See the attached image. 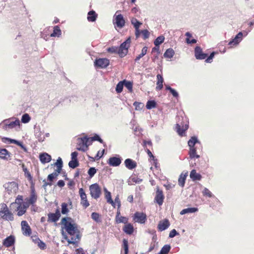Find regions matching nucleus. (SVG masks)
Masks as SVG:
<instances>
[{
	"mask_svg": "<svg viewBox=\"0 0 254 254\" xmlns=\"http://www.w3.org/2000/svg\"><path fill=\"white\" fill-rule=\"evenodd\" d=\"M122 248L125 251V254H128V240L124 239L123 240Z\"/></svg>",
	"mask_w": 254,
	"mask_h": 254,
	"instance_id": "obj_38",
	"label": "nucleus"
},
{
	"mask_svg": "<svg viewBox=\"0 0 254 254\" xmlns=\"http://www.w3.org/2000/svg\"><path fill=\"white\" fill-rule=\"evenodd\" d=\"M166 90H169L174 97L176 98H178L179 97V94L178 92L175 89L171 88L170 86L167 85L166 86Z\"/></svg>",
	"mask_w": 254,
	"mask_h": 254,
	"instance_id": "obj_50",
	"label": "nucleus"
},
{
	"mask_svg": "<svg viewBox=\"0 0 254 254\" xmlns=\"http://www.w3.org/2000/svg\"><path fill=\"white\" fill-rule=\"evenodd\" d=\"M37 200V195L33 189L32 190L29 197L26 198L22 204V210L17 212V215L21 216L25 214L27 209L30 205H34Z\"/></svg>",
	"mask_w": 254,
	"mask_h": 254,
	"instance_id": "obj_2",
	"label": "nucleus"
},
{
	"mask_svg": "<svg viewBox=\"0 0 254 254\" xmlns=\"http://www.w3.org/2000/svg\"><path fill=\"white\" fill-rule=\"evenodd\" d=\"M31 238L32 241L35 244L38 243L41 240L37 235H33L31 236Z\"/></svg>",
	"mask_w": 254,
	"mask_h": 254,
	"instance_id": "obj_62",
	"label": "nucleus"
},
{
	"mask_svg": "<svg viewBox=\"0 0 254 254\" xmlns=\"http://www.w3.org/2000/svg\"><path fill=\"white\" fill-rule=\"evenodd\" d=\"M243 33L241 32L238 33V34L236 36L234 39H232L230 41L228 45L230 46V48H232L234 46L237 45L242 40Z\"/></svg>",
	"mask_w": 254,
	"mask_h": 254,
	"instance_id": "obj_17",
	"label": "nucleus"
},
{
	"mask_svg": "<svg viewBox=\"0 0 254 254\" xmlns=\"http://www.w3.org/2000/svg\"><path fill=\"white\" fill-rule=\"evenodd\" d=\"M156 103L154 100H149L147 101L146 107L147 109H151L156 107Z\"/></svg>",
	"mask_w": 254,
	"mask_h": 254,
	"instance_id": "obj_41",
	"label": "nucleus"
},
{
	"mask_svg": "<svg viewBox=\"0 0 254 254\" xmlns=\"http://www.w3.org/2000/svg\"><path fill=\"white\" fill-rule=\"evenodd\" d=\"M189 155L191 159L194 158H198L199 157V156L196 154V148L195 147L190 148Z\"/></svg>",
	"mask_w": 254,
	"mask_h": 254,
	"instance_id": "obj_36",
	"label": "nucleus"
},
{
	"mask_svg": "<svg viewBox=\"0 0 254 254\" xmlns=\"http://www.w3.org/2000/svg\"><path fill=\"white\" fill-rule=\"evenodd\" d=\"M61 206H62V213L63 214H67L69 211V210L67 208V204L65 202H64L62 204Z\"/></svg>",
	"mask_w": 254,
	"mask_h": 254,
	"instance_id": "obj_51",
	"label": "nucleus"
},
{
	"mask_svg": "<svg viewBox=\"0 0 254 254\" xmlns=\"http://www.w3.org/2000/svg\"><path fill=\"white\" fill-rule=\"evenodd\" d=\"M19 125V121L18 120H15V121L10 122H6L5 124V128L7 127L9 128H12L16 126Z\"/></svg>",
	"mask_w": 254,
	"mask_h": 254,
	"instance_id": "obj_32",
	"label": "nucleus"
},
{
	"mask_svg": "<svg viewBox=\"0 0 254 254\" xmlns=\"http://www.w3.org/2000/svg\"><path fill=\"white\" fill-rule=\"evenodd\" d=\"M141 33L143 35V38L146 39L149 37V33L147 30H143L141 31Z\"/></svg>",
	"mask_w": 254,
	"mask_h": 254,
	"instance_id": "obj_60",
	"label": "nucleus"
},
{
	"mask_svg": "<svg viewBox=\"0 0 254 254\" xmlns=\"http://www.w3.org/2000/svg\"><path fill=\"white\" fill-rule=\"evenodd\" d=\"M174 54V51L172 49L169 48L166 51L164 54V56L166 58H171L173 57Z\"/></svg>",
	"mask_w": 254,
	"mask_h": 254,
	"instance_id": "obj_37",
	"label": "nucleus"
},
{
	"mask_svg": "<svg viewBox=\"0 0 254 254\" xmlns=\"http://www.w3.org/2000/svg\"><path fill=\"white\" fill-rule=\"evenodd\" d=\"M133 106L135 107L136 110L141 109L143 107V104L140 102H134Z\"/></svg>",
	"mask_w": 254,
	"mask_h": 254,
	"instance_id": "obj_59",
	"label": "nucleus"
},
{
	"mask_svg": "<svg viewBox=\"0 0 254 254\" xmlns=\"http://www.w3.org/2000/svg\"><path fill=\"white\" fill-rule=\"evenodd\" d=\"M202 193L204 196H208L209 197H211L212 196L211 192L207 188H204Z\"/></svg>",
	"mask_w": 254,
	"mask_h": 254,
	"instance_id": "obj_56",
	"label": "nucleus"
},
{
	"mask_svg": "<svg viewBox=\"0 0 254 254\" xmlns=\"http://www.w3.org/2000/svg\"><path fill=\"white\" fill-rule=\"evenodd\" d=\"M97 14L94 10H91L88 13L87 19L90 22H94L97 17Z\"/></svg>",
	"mask_w": 254,
	"mask_h": 254,
	"instance_id": "obj_29",
	"label": "nucleus"
},
{
	"mask_svg": "<svg viewBox=\"0 0 254 254\" xmlns=\"http://www.w3.org/2000/svg\"><path fill=\"white\" fill-rule=\"evenodd\" d=\"M194 56L195 58L197 60H204L207 57V54L203 52L200 47L197 46L194 49Z\"/></svg>",
	"mask_w": 254,
	"mask_h": 254,
	"instance_id": "obj_15",
	"label": "nucleus"
},
{
	"mask_svg": "<svg viewBox=\"0 0 254 254\" xmlns=\"http://www.w3.org/2000/svg\"><path fill=\"white\" fill-rule=\"evenodd\" d=\"M131 23L133 25L135 29L139 28L142 23L139 22L135 18H133L131 20Z\"/></svg>",
	"mask_w": 254,
	"mask_h": 254,
	"instance_id": "obj_48",
	"label": "nucleus"
},
{
	"mask_svg": "<svg viewBox=\"0 0 254 254\" xmlns=\"http://www.w3.org/2000/svg\"><path fill=\"white\" fill-rule=\"evenodd\" d=\"M97 169H95L94 167H91L90 168L88 171V174L90 177V178H92L94 175L96 173Z\"/></svg>",
	"mask_w": 254,
	"mask_h": 254,
	"instance_id": "obj_55",
	"label": "nucleus"
},
{
	"mask_svg": "<svg viewBox=\"0 0 254 254\" xmlns=\"http://www.w3.org/2000/svg\"><path fill=\"white\" fill-rule=\"evenodd\" d=\"M130 43V38L129 37L118 47V54L120 57L123 58L127 55Z\"/></svg>",
	"mask_w": 254,
	"mask_h": 254,
	"instance_id": "obj_4",
	"label": "nucleus"
},
{
	"mask_svg": "<svg viewBox=\"0 0 254 254\" xmlns=\"http://www.w3.org/2000/svg\"><path fill=\"white\" fill-rule=\"evenodd\" d=\"M124 85V81H120L116 86V92L118 93H121L123 91Z\"/></svg>",
	"mask_w": 254,
	"mask_h": 254,
	"instance_id": "obj_49",
	"label": "nucleus"
},
{
	"mask_svg": "<svg viewBox=\"0 0 254 254\" xmlns=\"http://www.w3.org/2000/svg\"><path fill=\"white\" fill-rule=\"evenodd\" d=\"M126 21L122 14L119 13V11H116L113 17V24L115 27L122 28L125 25Z\"/></svg>",
	"mask_w": 254,
	"mask_h": 254,
	"instance_id": "obj_5",
	"label": "nucleus"
},
{
	"mask_svg": "<svg viewBox=\"0 0 254 254\" xmlns=\"http://www.w3.org/2000/svg\"><path fill=\"white\" fill-rule=\"evenodd\" d=\"M55 165L57 166V168L56 171L59 173H61L63 167V161L60 157L58 159L57 162L55 163Z\"/></svg>",
	"mask_w": 254,
	"mask_h": 254,
	"instance_id": "obj_40",
	"label": "nucleus"
},
{
	"mask_svg": "<svg viewBox=\"0 0 254 254\" xmlns=\"http://www.w3.org/2000/svg\"><path fill=\"white\" fill-rule=\"evenodd\" d=\"M79 195L81 198V205L85 209L87 208L90 205V203L87 200V195L83 188L79 189Z\"/></svg>",
	"mask_w": 254,
	"mask_h": 254,
	"instance_id": "obj_10",
	"label": "nucleus"
},
{
	"mask_svg": "<svg viewBox=\"0 0 254 254\" xmlns=\"http://www.w3.org/2000/svg\"><path fill=\"white\" fill-rule=\"evenodd\" d=\"M177 234H178V233L177 232V231L175 229H173L170 231L169 233V237L173 238Z\"/></svg>",
	"mask_w": 254,
	"mask_h": 254,
	"instance_id": "obj_64",
	"label": "nucleus"
},
{
	"mask_svg": "<svg viewBox=\"0 0 254 254\" xmlns=\"http://www.w3.org/2000/svg\"><path fill=\"white\" fill-rule=\"evenodd\" d=\"M190 176L193 181H199L202 178L201 175L197 173L194 169L190 172Z\"/></svg>",
	"mask_w": 254,
	"mask_h": 254,
	"instance_id": "obj_27",
	"label": "nucleus"
},
{
	"mask_svg": "<svg viewBox=\"0 0 254 254\" xmlns=\"http://www.w3.org/2000/svg\"><path fill=\"white\" fill-rule=\"evenodd\" d=\"M123 231L127 235H131L133 233L134 228L131 223H127L123 228Z\"/></svg>",
	"mask_w": 254,
	"mask_h": 254,
	"instance_id": "obj_23",
	"label": "nucleus"
},
{
	"mask_svg": "<svg viewBox=\"0 0 254 254\" xmlns=\"http://www.w3.org/2000/svg\"><path fill=\"white\" fill-rule=\"evenodd\" d=\"M198 142L197 139L196 137L193 136L188 141V145L190 148L195 147V144Z\"/></svg>",
	"mask_w": 254,
	"mask_h": 254,
	"instance_id": "obj_43",
	"label": "nucleus"
},
{
	"mask_svg": "<svg viewBox=\"0 0 254 254\" xmlns=\"http://www.w3.org/2000/svg\"><path fill=\"white\" fill-rule=\"evenodd\" d=\"M2 141L4 142H6V141H7L9 143H14L17 145L23 147V145L21 142H20L19 141H18L16 140L13 139L9 138L7 137H4V138H2Z\"/></svg>",
	"mask_w": 254,
	"mask_h": 254,
	"instance_id": "obj_33",
	"label": "nucleus"
},
{
	"mask_svg": "<svg viewBox=\"0 0 254 254\" xmlns=\"http://www.w3.org/2000/svg\"><path fill=\"white\" fill-rule=\"evenodd\" d=\"M68 165L71 168H75L79 165V163L77 160H72L69 161Z\"/></svg>",
	"mask_w": 254,
	"mask_h": 254,
	"instance_id": "obj_54",
	"label": "nucleus"
},
{
	"mask_svg": "<svg viewBox=\"0 0 254 254\" xmlns=\"http://www.w3.org/2000/svg\"><path fill=\"white\" fill-rule=\"evenodd\" d=\"M133 220L134 222L140 224H144L147 221V216L145 213L141 212H136L133 216Z\"/></svg>",
	"mask_w": 254,
	"mask_h": 254,
	"instance_id": "obj_9",
	"label": "nucleus"
},
{
	"mask_svg": "<svg viewBox=\"0 0 254 254\" xmlns=\"http://www.w3.org/2000/svg\"><path fill=\"white\" fill-rule=\"evenodd\" d=\"M3 187L9 194H15L18 190V184L15 182L5 183Z\"/></svg>",
	"mask_w": 254,
	"mask_h": 254,
	"instance_id": "obj_7",
	"label": "nucleus"
},
{
	"mask_svg": "<svg viewBox=\"0 0 254 254\" xmlns=\"http://www.w3.org/2000/svg\"><path fill=\"white\" fill-rule=\"evenodd\" d=\"M23 201V196L20 195H18L14 202L11 203V205L13 204H17L18 205V206L16 208V210L18 212H19L20 210H22V202Z\"/></svg>",
	"mask_w": 254,
	"mask_h": 254,
	"instance_id": "obj_21",
	"label": "nucleus"
},
{
	"mask_svg": "<svg viewBox=\"0 0 254 254\" xmlns=\"http://www.w3.org/2000/svg\"><path fill=\"white\" fill-rule=\"evenodd\" d=\"M197 210H198V209L197 208H195V207L187 208L183 209L181 211L180 214L181 215H183V214H185L186 213H193V212L197 211Z\"/></svg>",
	"mask_w": 254,
	"mask_h": 254,
	"instance_id": "obj_34",
	"label": "nucleus"
},
{
	"mask_svg": "<svg viewBox=\"0 0 254 254\" xmlns=\"http://www.w3.org/2000/svg\"><path fill=\"white\" fill-rule=\"evenodd\" d=\"M21 225L22 234L24 236H30L32 233V230L28 222L25 220H23L21 221Z\"/></svg>",
	"mask_w": 254,
	"mask_h": 254,
	"instance_id": "obj_13",
	"label": "nucleus"
},
{
	"mask_svg": "<svg viewBox=\"0 0 254 254\" xmlns=\"http://www.w3.org/2000/svg\"><path fill=\"white\" fill-rule=\"evenodd\" d=\"M15 243L14 237L10 235L5 238L2 243V244L5 247L8 248L14 245Z\"/></svg>",
	"mask_w": 254,
	"mask_h": 254,
	"instance_id": "obj_19",
	"label": "nucleus"
},
{
	"mask_svg": "<svg viewBox=\"0 0 254 254\" xmlns=\"http://www.w3.org/2000/svg\"><path fill=\"white\" fill-rule=\"evenodd\" d=\"M89 138L84 137L78 140L76 149L82 151H85L88 149V147L90 145Z\"/></svg>",
	"mask_w": 254,
	"mask_h": 254,
	"instance_id": "obj_8",
	"label": "nucleus"
},
{
	"mask_svg": "<svg viewBox=\"0 0 254 254\" xmlns=\"http://www.w3.org/2000/svg\"><path fill=\"white\" fill-rule=\"evenodd\" d=\"M38 247L42 250H44L46 248V246L45 243L40 240L38 243L37 244Z\"/></svg>",
	"mask_w": 254,
	"mask_h": 254,
	"instance_id": "obj_63",
	"label": "nucleus"
},
{
	"mask_svg": "<svg viewBox=\"0 0 254 254\" xmlns=\"http://www.w3.org/2000/svg\"><path fill=\"white\" fill-rule=\"evenodd\" d=\"M90 194L94 199H98L101 195V188L97 183L93 184L89 186Z\"/></svg>",
	"mask_w": 254,
	"mask_h": 254,
	"instance_id": "obj_6",
	"label": "nucleus"
},
{
	"mask_svg": "<svg viewBox=\"0 0 254 254\" xmlns=\"http://www.w3.org/2000/svg\"><path fill=\"white\" fill-rule=\"evenodd\" d=\"M62 34V31L59 26H55L54 27L53 32L51 34V37H59Z\"/></svg>",
	"mask_w": 254,
	"mask_h": 254,
	"instance_id": "obj_31",
	"label": "nucleus"
},
{
	"mask_svg": "<svg viewBox=\"0 0 254 254\" xmlns=\"http://www.w3.org/2000/svg\"><path fill=\"white\" fill-rule=\"evenodd\" d=\"M188 176V172L185 173H181L178 179V184L180 186L184 187L186 182L187 177Z\"/></svg>",
	"mask_w": 254,
	"mask_h": 254,
	"instance_id": "obj_25",
	"label": "nucleus"
},
{
	"mask_svg": "<svg viewBox=\"0 0 254 254\" xmlns=\"http://www.w3.org/2000/svg\"><path fill=\"white\" fill-rule=\"evenodd\" d=\"M108 52L111 53H118V47H110L107 50Z\"/></svg>",
	"mask_w": 254,
	"mask_h": 254,
	"instance_id": "obj_58",
	"label": "nucleus"
},
{
	"mask_svg": "<svg viewBox=\"0 0 254 254\" xmlns=\"http://www.w3.org/2000/svg\"><path fill=\"white\" fill-rule=\"evenodd\" d=\"M165 38L163 36L158 37L154 41V44L155 46H158L162 44L164 41Z\"/></svg>",
	"mask_w": 254,
	"mask_h": 254,
	"instance_id": "obj_47",
	"label": "nucleus"
},
{
	"mask_svg": "<svg viewBox=\"0 0 254 254\" xmlns=\"http://www.w3.org/2000/svg\"><path fill=\"white\" fill-rule=\"evenodd\" d=\"M110 64V61L107 58H99L95 60L94 65L96 67L104 68L107 67Z\"/></svg>",
	"mask_w": 254,
	"mask_h": 254,
	"instance_id": "obj_11",
	"label": "nucleus"
},
{
	"mask_svg": "<svg viewBox=\"0 0 254 254\" xmlns=\"http://www.w3.org/2000/svg\"><path fill=\"white\" fill-rule=\"evenodd\" d=\"M61 217V213L59 209H57L55 213H49L48 214V221L49 222H56Z\"/></svg>",
	"mask_w": 254,
	"mask_h": 254,
	"instance_id": "obj_14",
	"label": "nucleus"
},
{
	"mask_svg": "<svg viewBox=\"0 0 254 254\" xmlns=\"http://www.w3.org/2000/svg\"><path fill=\"white\" fill-rule=\"evenodd\" d=\"M170 226V222L168 219H164L159 222L157 228L159 231H162L167 229Z\"/></svg>",
	"mask_w": 254,
	"mask_h": 254,
	"instance_id": "obj_18",
	"label": "nucleus"
},
{
	"mask_svg": "<svg viewBox=\"0 0 254 254\" xmlns=\"http://www.w3.org/2000/svg\"><path fill=\"white\" fill-rule=\"evenodd\" d=\"M60 173L56 171L55 172L49 175L48 176V180L49 181V182L52 183L53 180L58 176Z\"/></svg>",
	"mask_w": 254,
	"mask_h": 254,
	"instance_id": "obj_44",
	"label": "nucleus"
},
{
	"mask_svg": "<svg viewBox=\"0 0 254 254\" xmlns=\"http://www.w3.org/2000/svg\"><path fill=\"white\" fill-rule=\"evenodd\" d=\"M10 156V153L6 149L4 148H0V158L7 160Z\"/></svg>",
	"mask_w": 254,
	"mask_h": 254,
	"instance_id": "obj_28",
	"label": "nucleus"
},
{
	"mask_svg": "<svg viewBox=\"0 0 254 254\" xmlns=\"http://www.w3.org/2000/svg\"><path fill=\"white\" fill-rule=\"evenodd\" d=\"M104 191L105 192V198L107 199V201L108 203L111 204L114 207H115V202L112 199L111 192L108 191L106 189H104Z\"/></svg>",
	"mask_w": 254,
	"mask_h": 254,
	"instance_id": "obj_30",
	"label": "nucleus"
},
{
	"mask_svg": "<svg viewBox=\"0 0 254 254\" xmlns=\"http://www.w3.org/2000/svg\"><path fill=\"white\" fill-rule=\"evenodd\" d=\"M125 164L126 167L129 170H132L137 166L136 162L129 158L125 160Z\"/></svg>",
	"mask_w": 254,
	"mask_h": 254,
	"instance_id": "obj_22",
	"label": "nucleus"
},
{
	"mask_svg": "<svg viewBox=\"0 0 254 254\" xmlns=\"http://www.w3.org/2000/svg\"><path fill=\"white\" fill-rule=\"evenodd\" d=\"M122 162V159L120 157H110L108 163L111 166L116 167L119 166Z\"/></svg>",
	"mask_w": 254,
	"mask_h": 254,
	"instance_id": "obj_16",
	"label": "nucleus"
},
{
	"mask_svg": "<svg viewBox=\"0 0 254 254\" xmlns=\"http://www.w3.org/2000/svg\"><path fill=\"white\" fill-rule=\"evenodd\" d=\"M124 85L125 87L128 90L129 92L131 93L133 91L132 86L133 84L132 82L129 81H127L126 80H124Z\"/></svg>",
	"mask_w": 254,
	"mask_h": 254,
	"instance_id": "obj_39",
	"label": "nucleus"
},
{
	"mask_svg": "<svg viewBox=\"0 0 254 254\" xmlns=\"http://www.w3.org/2000/svg\"><path fill=\"white\" fill-rule=\"evenodd\" d=\"M89 138V143L90 144L93 141H98L100 143H102L103 142V140L99 137V136L97 134H95L94 136Z\"/></svg>",
	"mask_w": 254,
	"mask_h": 254,
	"instance_id": "obj_52",
	"label": "nucleus"
},
{
	"mask_svg": "<svg viewBox=\"0 0 254 254\" xmlns=\"http://www.w3.org/2000/svg\"><path fill=\"white\" fill-rule=\"evenodd\" d=\"M170 249V246L168 245H166L162 247L159 254H168Z\"/></svg>",
	"mask_w": 254,
	"mask_h": 254,
	"instance_id": "obj_45",
	"label": "nucleus"
},
{
	"mask_svg": "<svg viewBox=\"0 0 254 254\" xmlns=\"http://www.w3.org/2000/svg\"><path fill=\"white\" fill-rule=\"evenodd\" d=\"M157 86L156 87V89L157 90H160L163 88V83L164 82L163 78L161 74H157Z\"/></svg>",
	"mask_w": 254,
	"mask_h": 254,
	"instance_id": "obj_26",
	"label": "nucleus"
},
{
	"mask_svg": "<svg viewBox=\"0 0 254 254\" xmlns=\"http://www.w3.org/2000/svg\"><path fill=\"white\" fill-rule=\"evenodd\" d=\"M164 198L162 190H160L159 187H157L156 195L154 198L155 201L159 205H161L163 203Z\"/></svg>",
	"mask_w": 254,
	"mask_h": 254,
	"instance_id": "obj_12",
	"label": "nucleus"
},
{
	"mask_svg": "<svg viewBox=\"0 0 254 254\" xmlns=\"http://www.w3.org/2000/svg\"><path fill=\"white\" fill-rule=\"evenodd\" d=\"M116 221L117 223H123L125 224H126L128 223V219L126 217L121 216L120 217L116 219Z\"/></svg>",
	"mask_w": 254,
	"mask_h": 254,
	"instance_id": "obj_46",
	"label": "nucleus"
},
{
	"mask_svg": "<svg viewBox=\"0 0 254 254\" xmlns=\"http://www.w3.org/2000/svg\"><path fill=\"white\" fill-rule=\"evenodd\" d=\"M30 119L29 115L28 114H25L22 117L21 122L23 123H27L30 121Z\"/></svg>",
	"mask_w": 254,
	"mask_h": 254,
	"instance_id": "obj_53",
	"label": "nucleus"
},
{
	"mask_svg": "<svg viewBox=\"0 0 254 254\" xmlns=\"http://www.w3.org/2000/svg\"><path fill=\"white\" fill-rule=\"evenodd\" d=\"M0 216L4 220L12 221L14 220L13 213L9 210L5 203H2L1 205Z\"/></svg>",
	"mask_w": 254,
	"mask_h": 254,
	"instance_id": "obj_3",
	"label": "nucleus"
},
{
	"mask_svg": "<svg viewBox=\"0 0 254 254\" xmlns=\"http://www.w3.org/2000/svg\"><path fill=\"white\" fill-rule=\"evenodd\" d=\"M147 52V47L145 46L142 48L141 54H140L139 55L136 57L135 59H134L135 62L138 61L141 58H142L144 56H145Z\"/></svg>",
	"mask_w": 254,
	"mask_h": 254,
	"instance_id": "obj_35",
	"label": "nucleus"
},
{
	"mask_svg": "<svg viewBox=\"0 0 254 254\" xmlns=\"http://www.w3.org/2000/svg\"><path fill=\"white\" fill-rule=\"evenodd\" d=\"M176 131L181 136L185 135L186 131L188 129V125L181 126L177 124L176 127Z\"/></svg>",
	"mask_w": 254,
	"mask_h": 254,
	"instance_id": "obj_20",
	"label": "nucleus"
},
{
	"mask_svg": "<svg viewBox=\"0 0 254 254\" xmlns=\"http://www.w3.org/2000/svg\"><path fill=\"white\" fill-rule=\"evenodd\" d=\"M91 218L96 222L100 221V215L98 213L93 212L91 214Z\"/></svg>",
	"mask_w": 254,
	"mask_h": 254,
	"instance_id": "obj_57",
	"label": "nucleus"
},
{
	"mask_svg": "<svg viewBox=\"0 0 254 254\" xmlns=\"http://www.w3.org/2000/svg\"><path fill=\"white\" fill-rule=\"evenodd\" d=\"M185 35L187 36L186 42L188 44H195L196 43V40L194 39L190 40V38L191 37V34L190 32H187Z\"/></svg>",
	"mask_w": 254,
	"mask_h": 254,
	"instance_id": "obj_42",
	"label": "nucleus"
},
{
	"mask_svg": "<svg viewBox=\"0 0 254 254\" xmlns=\"http://www.w3.org/2000/svg\"><path fill=\"white\" fill-rule=\"evenodd\" d=\"M39 158L42 163H48L51 160V156L47 153L41 154Z\"/></svg>",
	"mask_w": 254,
	"mask_h": 254,
	"instance_id": "obj_24",
	"label": "nucleus"
},
{
	"mask_svg": "<svg viewBox=\"0 0 254 254\" xmlns=\"http://www.w3.org/2000/svg\"><path fill=\"white\" fill-rule=\"evenodd\" d=\"M61 223L64 238L68 244H77L81 237L77 224L69 217L63 218Z\"/></svg>",
	"mask_w": 254,
	"mask_h": 254,
	"instance_id": "obj_1",
	"label": "nucleus"
},
{
	"mask_svg": "<svg viewBox=\"0 0 254 254\" xmlns=\"http://www.w3.org/2000/svg\"><path fill=\"white\" fill-rule=\"evenodd\" d=\"M114 202H115V205L116 204V203L117 204L118 207L119 209H120L121 206V201H120L119 195H117L116 197V198L115 199V201H114Z\"/></svg>",
	"mask_w": 254,
	"mask_h": 254,
	"instance_id": "obj_61",
	"label": "nucleus"
}]
</instances>
